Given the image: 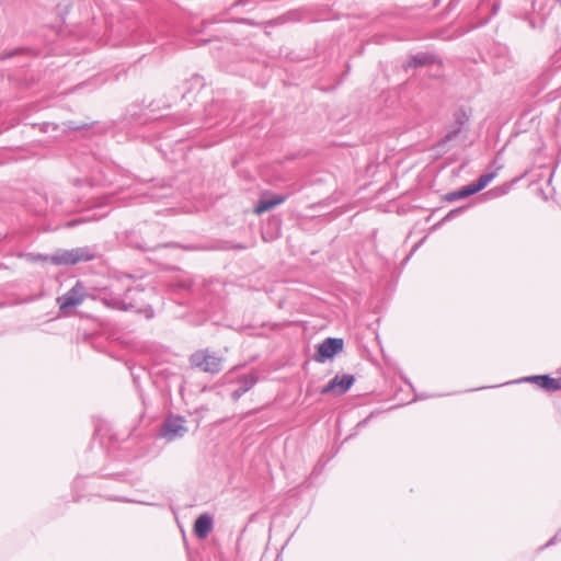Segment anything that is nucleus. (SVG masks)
I'll list each match as a JSON object with an SVG mask.
<instances>
[{
  "mask_svg": "<svg viewBox=\"0 0 561 561\" xmlns=\"http://www.w3.org/2000/svg\"><path fill=\"white\" fill-rule=\"evenodd\" d=\"M100 301L107 308L114 310H129L131 305L125 304L118 295L112 293H103L100 295Z\"/></svg>",
  "mask_w": 561,
  "mask_h": 561,
  "instance_id": "10",
  "label": "nucleus"
},
{
  "mask_svg": "<svg viewBox=\"0 0 561 561\" xmlns=\"http://www.w3.org/2000/svg\"><path fill=\"white\" fill-rule=\"evenodd\" d=\"M526 381L534 382L541 389L552 392L561 389V382L549 375H536L525 378Z\"/></svg>",
  "mask_w": 561,
  "mask_h": 561,
  "instance_id": "7",
  "label": "nucleus"
},
{
  "mask_svg": "<svg viewBox=\"0 0 561 561\" xmlns=\"http://www.w3.org/2000/svg\"><path fill=\"white\" fill-rule=\"evenodd\" d=\"M462 207L461 208H457V209H453L450 210L444 218H443V221H447V220H450L453 219L455 216H457L459 213L462 211Z\"/></svg>",
  "mask_w": 561,
  "mask_h": 561,
  "instance_id": "18",
  "label": "nucleus"
},
{
  "mask_svg": "<svg viewBox=\"0 0 561 561\" xmlns=\"http://www.w3.org/2000/svg\"><path fill=\"white\" fill-rule=\"evenodd\" d=\"M287 199V195H274L271 198H262L255 207L256 214H263L273 207L283 204Z\"/></svg>",
  "mask_w": 561,
  "mask_h": 561,
  "instance_id": "11",
  "label": "nucleus"
},
{
  "mask_svg": "<svg viewBox=\"0 0 561 561\" xmlns=\"http://www.w3.org/2000/svg\"><path fill=\"white\" fill-rule=\"evenodd\" d=\"M214 520L209 514H202L194 524V533L197 538L205 539L213 530Z\"/></svg>",
  "mask_w": 561,
  "mask_h": 561,
  "instance_id": "9",
  "label": "nucleus"
},
{
  "mask_svg": "<svg viewBox=\"0 0 561 561\" xmlns=\"http://www.w3.org/2000/svg\"><path fill=\"white\" fill-rule=\"evenodd\" d=\"M471 195H473V192L468 184V185H465L456 191L447 193L445 196V199L448 202H455L458 199L467 198Z\"/></svg>",
  "mask_w": 561,
  "mask_h": 561,
  "instance_id": "15",
  "label": "nucleus"
},
{
  "mask_svg": "<svg viewBox=\"0 0 561 561\" xmlns=\"http://www.w3.org/2000/svg\"><path fill=\"white\" fill-rule=\"evenodd\" d=\"M454 118L455 125L445 135L443 139L444 142L455 139L460 134L465 125H467V123L469 122V117L463 110L456 111L454 114Z\"/></svg>",
  "mask_w": 561,
  "mask_h": 561,
  "instance_id": "8",
  "label": "nucleus"
},
{
  "mask_svg": "<svg viewBox=\"0 0 561 561\" xmlns=\"http://www.w3.org/2000/svg\"><path fill=\"white\" fill-rule=\"evenodd\" d=\"M180 287H181V288H190V287H191V282H182V283L180 284Z\"/></svg>",
  "mask_w": 561,
  "mask_h": 561,
  "instance_id": "22",
  "label": "nucleus"
},
{
  "mask_svg": "<svg viewBox=\"0 0 561 561\" xmlns=\"http://www.w3.org/2000/svg\"><path fill=\"white\" fill-rule=\"evenodd\" d=\"M435 61L434 56L425 53H420L414 56H411V58L407 62V67H422L432 65Z\"/></svg>",
  "mask_w": 561,
  "mask_h": 561,
  "instance_id": "14",
  "label": "nucleus"
},
{
  "mask_svg": "<svg viewBox=\"0 0 561 561\" xmlns=\"http://www.w3.org/2000/svg\"><path fill=\"white\" fill-rule=\"evenodd\" d=\"M79 222H81V220H79ZM77 224H78V221H77V220H75V221H69V222L67 224V226H68V227H72V226H75V225H77Z\"/></svg>",
  "mask_w": 561,
  "mask_h": 561,
  "instance_id": "23",
  "label": "nucleus"
},
{
  "mask_svg": "<svg viewBox=\"0 0 561 561\" xmlns=\"http://www.w3.org/2000/svg\"><path fill=\"white\" fill-rule=\"evenodd\" d=\"M136 247L144 251H153V250L158 249L160 245H158V244L150 245V244L144 243V244H137Z\"/></svg>",
  "mask_w": 561,
  "mask_h": 561,
  "instance_id": "20",
  "label": "nucleus"
},
{
  "mask_svg": "<svg viewBox=\"0 0 561 561\" xmlns=\"http://www.w3.org/2000/svg\"><path fill=\"white\" fill-rule=\"evenodd\" d=\"M496 176V171H491L481 174L476 182L470 183L469 186L471 187L473 194L482 191L484 187L488 186V184Z\"/></svg>",
  "mask_w": 561,
  "mask_h": 561,
  "instance_id": "13",
  "label": "nucleus"
},
{
  "mask_svg": "<svg viewBox=\"0 0 561 561\" xmlns=\"http://www.w3.org/2000/svg\"><path fill=\"white\" fill-rule=\"evenodd\" d=\"M344 346L343 339L327 337L318 345L317 353L313 358L318 363H324L327 359L332 358L337 353L342 352Z\"/></svg>",
  "mask_w": 561,
  "mask_h": 561,
  "instance_id": "5",
  "label": "nucleus"
},
{
  "mask_svg": "<svg viewBox=\"0 0 561 561\" xmlns=\"http://www.w3.org/2000/svg\"><path fill=\"white\" fill-rule=\"evenodd\" d=\"M238 385L243 388L247 392L252 389L257 382V377L255 374H247L238 377Z\"/></svg>",
  "mask_w": 561,
  "mask_h": 561,
  "instance_id": "16",
  "label": "nucleus"
},
{
  "mask_svg": "<svg viewBox=\"0 0 561 561\" xmlns=\"http://www.w3.org/2000/svg\"><path fill=\"white\" fill-rule=\"evenodd\" d=\"M190 364L193 368L210 375H217L222 370L224 357L209 348L197 350L191 354Z\"/></svg>",
  "mask_w": 561,
  "mask_h": 561,
  "instance_id": "1",
  "label": "nucleus"
},
{
  "mask_svg": "<svg viewBox=\"0 0 561 561\" xmlns=\"http://www.w3.org/2000/svg\"><path fill=\"white\" fill-rule=\"evenodd\" d=\"M355 381V377L351 374L335 375L328 385L322 389V393H329L337 389L340 394L350 390Z\"/></svg>",
  "mask_w": 561,
  "mask_h": 561,
  "instance_id": "6",
  "label": "nucleus"
},
{
  "mask_svg": "<svg viewBox=\"0 0 561 561\" xmlns=\"http://www.w3.org/2000/svg\"><path fill=\"white\" fill-rule=\"evenodd\" d=\"M95 251L89 247H81L71 250H60L53 254L49 260L56 265H75L80 262L94 260Z\"/></svg>",
  "mask_w": 561,
  "mask_h": 561,
  "instance_id": "2",
  "label": "nucleus"
},
{
  "mask_svg": "<svg viewBox=\"0 0 561 561\" xmlns=\"http://www.w3.org/2000/svg\"><path fill=\"white\" fill-rule=\"evenodd\" d=\"M187 432L185 419L171 415L167 417L161 426L160 435L169 442L183 437Z\"/></svg>",
  "mask_w": 561,
  "mask_h": 561,
  "instance_id": "3",
  "label": "nucleus"
},
{
  "mask_svg": "<svg viewBox=\"0 0 561 561\" xmlns=\"http://www.w3.org/2000/svg\"><path fill=\"white\" fill-rule=\"evenodd\" d=\"M84 297L85 286L78 280L72 288L57 298L60 311L67 312L68 309L81 305L84 300Z\"/></svg>",
  "mask_w": 561,
  "mask_h": 561,
  "instance_id": "4",
  "label": "nucleus"
},
{
  "mask_svg": "<svg viewBox=\"0 0 561 561\" xmlns=\"http://www.w3.org/2000/svg\"><path fill=\"white\" fill-rule=\"evenodd\" d=\"M558 538L561 539V530H559L546 545L545 547H548L552 545Z\"/></svg>",
  "mask_w": 561,
  "mask_h": 561,
  "instance_id": "21",
  "label": "nucleus"
},
{
  "mask_svg": "<svg viewBox=\"0 0 561 561\" xmlns=\"http://www.w3.org/2000/svg\"><path fill=\"white\" fill-rule=\"evenodd\" d=\"M496 176V171H491L481 174L476 182L470 183L469 186L471 187L473 194L482 191L484 187L488 186V184Z\"/></svg>",
  "mask_w": 561,
  "mask_h": 561,
  "instance_id": "12",
  "label": "nucleus"
},
{
  "mask_svg": "<svg viewBox=\"0 0 561 561\" xmlns=\"http://www.w3.org/2000/svg\"><path fill=\"white\" fill-rule=\"evenodd\" d=\"M160 190L162 192H158L157 187L152 186L148 192H146V195L151 201H157V199H160V198H164V197H168L170 195L171 187L169 185H162L160 187Z\"/></svg>",
  "mask_w": 561,
  "mask_h": 561,
  "instance_id": "17",
  "label": "nucleus"
},
{
  "mask_svg": "<svg viewBox=\"0 0 561 561\" xmlns=\"http://www.w3.org/2000/svg\"><path fill=\"white\" fill-rule=\"evenodd\" d=\"M244 393H247V391H245L243 388H241V387L239 386L236 390H233V392H232L231 397H232V399H233V400H238V399H240Z\"/></svg>",
  "mask_w": 561,
  "mask_h": 561,
  "instance_id": "19",
  "label": "nucleus"
}]
</instances>
